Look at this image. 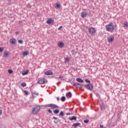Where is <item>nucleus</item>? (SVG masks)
<instances>
[{
    "mask_svg": "<svg viewBox=\"0 0 128 128\" xmlns=\"http://www.w3.org/2000/svg\"><path fill=\"white\" fill-rule=\"evenodd\" d=\"M30 71L28 70H24L22 72V76H26L28 74V72Z\"/></svg>",
    "mask_w": 128,
    "mask_h": 128,
    "instance_id": "a211bd4d",
    "label": "nucleus"
},
{
    "mask_svg": "<svg viewBox=\"0 0 128 128\" xmlns=\"http://www.w3.org/2000/svg\"><path fill=\"white\" fill-rule=\"evenodd\" d=\"M106 28L107 32H112L114 30V23L110 22L106 26Z\"/></svg>",
    "mask_w": 128,
    "mask_h": 128,
    "instance_id": "f257e3e1",
    "label": "nucleus"
},
{
    "mask_svg": "<svg viewBox=\"0 0 128 128\" xmlns=\"http://www.w3.org/2000/svg\"><path fill=\"white\" fill-rule=\"evenodd\" d=\"M88 32L91 34H94L96 32V29L94 27L88 28Z\"/></svg>",
    "mask_w": 128,
    "mask_h": 128,
    "instance_id": "423d86ee",
    "label": "nucleus"
},
{
    "mask_svg": "<svg viewBox=\"0 0 128 128\" xmlns=\"http://www.w3.org/2000/svg\"><path fill=\"white\" fill-rule=\"evenodd\" d=\"M11 44H16V40L15 38H12L9 40Z\"/></svg>",
    "mask_w": 128,
    "mask_h": 128,
    "instance_id": "6e6552de",
    "label": "nucleus"
},
{
    "mask_svg": "<svg viewBox=\"0 0 128 128\" xmlns=\"http://www.w3.org/2000/svg\"><path fill=\"white\" fill-rule=\"evenodd\" d=\"M2 114V110L0 109V116Z\"/></svg>",
    "mask_w": 128,
    "mask_h": 128,
    "instance_id": "49530a36",
    "label": "nucleus"
},
{
    "mask_svg": "<svg viewBox=\"0 0 128 128\" xmlns=\"http://www.w3.org/2000/svg\"><path fill=\"white\" fill-rule=\"evenodd\" d=\"M76 116H70L68 118V120H76Z\"/></svg>",
    "mask_w": 128,
    "mask_h": 128,
    "instance_id": "f3484780",
    "label": "nucleus"
},
{
    "mask_svg": "<svg viewBox=\"0 0 128 128\" xmlns=\"http://www.w3.org/2000/svg\"><path fill=\"white\" fill-rule=\"evenodd\" d=\"M55 8H56V10H58V8H60V3H56L55 4V6H54Z\"/></svg>",
    "mask_w": 128,
    "mask_h": 128,
    "instance_id": "dca6fc26",
    "label": "nucleus"
},
{
    "mask_svg": "<svg viewBox=\"0 0 128 128\" xmlns=\"http://www.w3.org/2000/svg\"><path fill=\"white\" fill-rule=\"evenodd\" d=\"M28 54H30V52H28V51H24L22 52V56H26Z\"/></svg>",
    "mask_w": 128,
    "mask_h": 128,
    "instance_id": "aec40b11",
    "label": "nucleus"
},
{
    "mask_svg": "<svg viewBox=\"0 0 128 128\" xmlns=\"http://www.w3.org/2000/svg\"><path fill=\"white\" fill-rule=\"evenodd\" d=\"M78 82H84V80H77Z\"/></svg>",
    "mask_w": 128,
    "mask_h": 128,
    "instance_id": "37998d69",
    "label": "nucleus"
},
{
    "mask_svg": "<svg viewBox=\"0 0 128 128\" xmlns=\"http://www.w3.org/2000/svg\"><path fill=\"white\" fill-rule=\"evenodd\" d=\"M4 52V48L0 47V52Z\"/></svg>",
    "mask_w": 128,
    "mask_h": 128,
    "instance_id": "2f4dec72",
    "label": "nucleus"
},
{
    "mask_svg": "<svg viewBox=\"0 0 128 128\" xmlns=\"http://www.w3.org/2000/svg\"><path fill=\"white\" fill-rule=\"evenodd\" d=\"M8 74H12V70H8Z\"/></svg>",
    "mask_w": 128,
    "mask_h": 128,
    "instance_id": "473e14b6",
    "label": "nucleus"
},
{
    "mask_svg": "<svg viewBox=\"0 0 128 128\" xmlns=\"http://www.w3.org/2000/svg\"><path fill=\"white\" fill-rule=\"evenodd\" d=\"M114 36H110L108 38V40L109 42H114Z\"/></svg>",
    "mask_w": 128,
    "mask_h": 128,
    "instance_id": "4468645a",
    "label": "nucleus"
},
{
    "mask_svg": "<svg viewBox=\"0 0 128 128\" xmlns=\"http://www.w3.org/2000/svg\"><path fill=\"white\" fill-rule=\"evenodd\" d=\"M84 86L86 88L87 90H92V88H94L92 84H87L84 85Z\"/></svg>",
    "mask_w": 128,
    "mask_h": 128,
    "instance_id": "20e7f679",
    "label": "nucleus"
},
{
    "mask_svg": "<svg viewBox=\"0 0 128 128\" xmlns=\"http://www.w3.org/2000/svg\"><path fill=\"white\" fill-rule=\"evenodd\" d=\"M40 110V106H37L34 108H33L32 110V112L33 114H36L39 112V110Z\"/></svg>",
    "mask_w": 128,
    "mask_h": 128,
    "instance_id": "f03ea898",
    "label": "nucleus"
},
{
    "mask_svg": "<svg viewBox=\"0 0 128 128\" xmlns=\"http://www.w3.org/2000/svg\"><path fill=\"white\" fill-rule=\"evenodd\" d=\"M54 122H55V124H57L56 122V121H54Z\"/></svg>",
    "mask_w": 128,
    "mask_h": 128,
    "instance_id": "6e6d98bb",
    "label": "nucleus"
},
{
    "mask_svg": "<svg viewBox=\"0 0 128 128\" xmlns=\"http://www.w3.org/2000/svg\"><path fill=\"white\" fill-rule=\"evenodd\" d=\"M88 12L86 11L82 12H81V18H86V16H88Z\"/></svg>",
    "mask_w": 128,
    "mask_h": 128,
    "instance_id": "0eeeda50",
    "label": "nucleus"
},
{
    "mask_svg": "<svg viewBox=\"0 0 128 128\" xmlns=\"http://www.w3.org/2000/svg\"><path fill=\"white\" fill-rule=\"evenodd\" d=\"M60 84V82H58V83H57V84Z\"/></svg>",
    "mask_w": 128,
    "mask_h": 128,
    "instance_id": "864d4df0",
    "label": "nucleus"
},
{
    "mask_svg": "<svg viewBox=\"0 0 128 128\" xmlns=\"http://www.w3.org/2000/svg\"><path fill=\"white\" fill-rule=\"evenodd\" d=\"M59 116H64V112L61 111V112H60V114H59Z\"/></svg>",
    "mask_w": 128,
    "mask_h": 128,
    "instance_id": "cd10ccee",
    "label": "nucleus"
},
{
    "mask_svg": "<svg viewBox=\"0 0 128 128\" xmlns=\"http://www.w3.org/2000/svg\"><path fill=\"white\" fill-rule=\"evenodd\" d=\"M62 26H60L58 28V30H62Z\"/></svg>",
    "mask_w": 128,
    "mask_h": 128,
    "instance_id": "c9c22d12",
    "label": "nucleus"
},
{
    "mask_svg": "<svg viewBox=\"0 0 128 128\" xmlns=\"http://www.w3.org/2000/svg\"><path fill=\"white\" fill-rule=\"evenodd\" d=\"M56 99H57V100L58 102V100H60V97H57Z\"/></svg>",
    "mask_w": 128,
    "mask_h": 128,
    "instance_id": "de8ad7c7",
    "label": "nucleus"
},
{
    "mask_svg": "<svg viewBox=\"0 0 128 128\" xmlns=\"http://www.w3.org/2000/svg\"><path fill=\"white\" fill-rule=\"evenodd\" d=\"M66 96L70 98H72V92H69L68 93H66Z\"/></svg>",
    "mask_w": 128,
    "mask_h": 128,
    "instance_id": "6ab92c4d",
    "label": "nucleus"
},
{
    "mask_svg": "<svg viewBox=\"0 0 128 128\" xmlns=\"http://www.w3.org/2000/svg\"><path fill=\"white\" fill-rule=\"evenodd\" d=\"M67 82H70V84H72V82H72V81H70V80H68V81H66Z\"/></svg>",
    "mask_w": 128,
    "mask_h": 128,
    "instance_id": "58836bf2",
    "label": "nucleus"
},
{
    "mask_svg": "<svg viewBox=\"0 0 128 128\" xmlns=\"http://www.w3.org/2000/svg\"><path fill=\"white\" fill-rule=\"evenodd\" d=\"M63 76H60L58 78H60V80H62V78H63Z\"/></svg>",
    "mask_w": 128,
    "mask_h": 128,
    "instance_id": "79ce46f5",
    "label": "nucleus"
},
{
    "mask_svg": "<svg viewBox=\"0 0 128 128\" xmlns=\"http://www.w3.org/2000/svg\"><path fill=\"white\" fill-rule=\"evenodd\" d=\"M118 28V26H116V24H115L114 28Z\"/></svg>",
    "mask_w": 128,
    "mask_h": 128,
    "instance_id": "8fccbe9b",
    "label": "nucleus"
},
{
    "mask_svg": "<svg viewBox=\"0 0 128 128\" xmlns=\"http://www.w3.org/2000/svg\"><path fill=\"white\" fill-rule=\"evenodd\" d=\"M8 56H10V52L8 51H4L3 54L4 58H8Z\"/></svg>",
    "mask_w": 128,
    "mask_h": 128,
    "instance_id": "f8f14e48",
    "label": "nucleus"
},
{
    "mask_svg": "<svg viewBox=\"0 0 128 128\" xmlns=\"http://www.w3.org/2000/svg\"><path fill=\"white\" fill-rule=\"evenodd\" d=\"M53 120H58V118L53 116L52 117Z\"/></svg>",
    "mask_w": 128,
    "mask_h": 128,
    "instance_id": "a19ab883",
    "label": "nucleus"
},
{
    "mask_svg": "<svg viewBox=\"0 0 128 128\" xmlns=\"http://www.w3.org/2000/svg\"><path fill=\"white\" fill-rule=\"evenodd\" d=\"M18 42L19 43V44H22V40H18Z\"/></svg>",
    "mask_w": 128,
    "mask_h": 128,
    "instance_id": "f704fd0d",
    "label": "nucleus"
},
{
    "mask_svg": "<svg viewBox=\"0 0 128 128\" xmlns=\"http://www.w3.org/2000/svg\"><path fill=\"white\" fill-rule=\"evenodd\" d=\"M44 74L46 76H52L54 74V72L51 70H47L46 72H44Z\"/></svg>",
    "mask_w": 128,
    "mask_h": 128,
    "instance_id": "1a4fd4ad",
    "label": "nucleus"
},
{
    "mask_svg": "<svg viewBox=\"0 0 128 128\" xmlns=\"http://www.w3.org/2000/svg\"><path fill=\"white\" fill-rule=\"evenodd\" d=\"M86 82H88V84H90V80H86Z\"/></svg>",
    "mask_w": 128,
    "mask_h": 128,
    "instance_id": "ea45409f",
    "label": "nucleus"
},
{
    "mask_svg": "<svg viewBox=\"0 0 128 128\" xmlns=\"http://www.w3.org/2000/svg\"><path fill=\"white\" fill-rule=\"evenodd\" d=\"M71 52H72V56H76V54H77V52H76V50H72Z\"/></svg>",
    "mask_w": 128,
    "mask_h": 128,
    "instance_id": "5701e85b",
    "label": "nucleus"
},
{
    "mask_svg": "<svg viewBox=\"0 0 128 128\" xmlns=\"http://www.w3.org/2000/svg\"><path fill=\"white\" fill-rule=\"evenodd\" d=\"M66 116H70L71 114L70 112H68V113H66Z\"/></svg>",
    "mask_w": 128,
    "mask_h": 128,
    "instance_id": "c03bdc74",
    "label": "nucleus"
},
{
    "mask_svg": "<svg viewBox=\"0 0 128 128\" xmlns=\"http://www.w3.org/2000/svg\"><path fill=\"white\" fill-rule=\"evenodd\" d=\"M64 90V88H62L61 90L62 92Z\"/></svg>",
    "mask_w": 128,
    "mask_h": 128,
    "instance_id": "09e8293b",
    "label": "nucleus"
},
{
    "mask_svg": "<svg viewBox=\"0 0 128 128\" xmlns=\"http://www.w3.org/2000/svg\"><path fill=\"white\" fill-rule=\"evenodd\" d=\"M54 114H58V112H60V110L58 109H56L54 110Z\"/></svg>",
    "mask_w": 128,
    "mask_h": 128,
    "instance_id": "4be33fe9",
    "label": "nucleus"
},
{
    "mask_svg": "<svg viewBox=\"0 0 128 128\" xmlns=\"http://www.w3.org/2000/svg\"><path fill=\"white\" fill-rule=\"evenodd\" d=\"M46 80V79H44V80Z\"/></svg>",
    "mask_w": 128,
    "mask_h": 128,
    "instance_id": "603ef678",
    "label": "nucleus"
},
{
    "mask_svg": "<svg viewBox=\"0 0 128 128\" xmlns=\"http://www.w3.org/2000/svg\"><path fill=\"white\" fill-rule=\"evenodd\" d=\"M48 83V80H38L37 84H44Z\"/></svg>",
    "mask_w": 128,
    "mask_h": 128,
    "instance_id": "2eb2a0df",
    "label": "nucleus"
},
{
    "mask_svg": "<svg viewBox=\"0 0 128 128\" xmlns=\"http://www.w3.org/2000/svg\"><path fill=\"white\" fill-rule=\"evenodd\" d=\"M100 107L101 110H102V112L106 110V105H104V103H102L101 104H100Z\"/></svg>",
    "mask_w": 128,
    "mask_h": 128,
    "instance_id": "9d476101",
    "label": "nucleus"
},
{
    "mask_svg": "<svg viewBox=\"0 0 128 128\" xmlns=\"http://www.w3.org/2000/svg\"><path fill=\"white\" fill-rule=\"evenodd\" d=\"M103 128H106V127H104Z\"/></svg>",
    "mask_w": 128,
    "mask_h": 128,
    "instance_id": "4d7b16f0",
    "label": "nucleus"
},
{
    "mask_svg": "<svg viewBox=\"0 0 128 128\" xmlns=\"http://www.w3.org/2000/svg\"><path fill=\"white\" fill-rule=\"evenodd\" d=\"M27 6H28V8H30V4H28V5H27Z\"/></svg>",
    "mask_w": 128,
    "mask_h": 128,
    "instance_id": "3c124183",
    "label": "nucleus"
},
{
    "mask_svg": "<svg viewBox=\"0 0 128 128\" xmlns=\"http://www.w3.org/2000/svg\"><path fill=\"white\" fill-rule=\"evenodd\" d=\"M46 22L48 24H54V21L52 19L48 18L46 21Z\"/></svg>",
    "mask_w": 128,
    "mask_h": 128,
    "instance_id": "9b49d317",
    "label": "nucleus"
},
{
    "mask_svg": "<svg viewBox=\"0 0 128 128\" xmlns=\"http://www.w3.org/2000/svg\"><path fill=\"white\" fill-rule=\"evenodd\" d=\"M74 86H76V88H82V86H84V85L82 84H80L79 83H74V82L73 84Z\"/></svg>",
    "mask_w": 128,
    "mask_h": 128,
    "instance_id": "39448f33",
    "label": "nucleus"
},
{
    "mask_svg": "<svg viewBox=\"0 0 128 128\" xmlns=\"http://www.w3.org/2000/svg\"><path fill=\"white\" fill-rule=\"evenodd\" d=\"M124 26H125L126 28H128V22L124 23Z\"/></svg>",
    "mask_w": 128,
    "mask_h": 128,
    "instance_id": "c756f323",
    "label": "nucleus"
},
{
    "mask_svg": "<svg viewBox=\"0 0 128 128\" xmlns=\"http://www.w3.org/2000/svg\"><path fill=\"white\" fill-rule=\"evenodd\" d=\"M100 128H104V125L103 124H100Z\"/></svg>",
    "mask_w": 128,
    "mask_h": 128,
    "instance_id": "4c0bfd02",
    "label": "nucleus"
},
{
    "mask_svg": "<svg viewBox=\"0 0 128 128\" xmlns=\"http://www.w3.org/2000/svg\"><path fill=\"white\" fill-rule=\"evenodd\" d=\"M16 34H20V32H15Z\"/></svg>",
    "mask_w": 128,
    "mask_h": 128,
    "instance_id": "a18cd8bd",
    "label": "nucleus"
},
{
    "mask_svg": "<svg viewBox=\"0 0 128 128\" xmlns=\"http://www.w3.org/2000/svg\"><path fill=\"white\" fill-rule=\"evenodd\" d=\"M58 48H64V44L62 42H58Z\"/></svg>",
    "mask_w": 128,
    "mask_h": 128,
    "instance_id": "ddd939ff",
    "label": "nucleus"
},
{
    "mask_svg": "<svg viewBox=\"0 0 128 128\" xmlns=\"http://www.w3.org/2000/svg\"><path fill=\"white\" fill-rule=\"evenodd\" d=\"M76 80H82L80 78H76Z\"/></svg>",
    "mask_w": 128,
    "mask_h": 128,
    "instance_id": "e433bc0d",
    "label": "nucleus"
},
{
    "mask_svg": "<svg viewBox=\"0 0 128 128\" xmlns=\"http://www.w3.org/2000/svg\"><path fill=\"white\" fill-rule=\"evenodd\" d=\"M21 86H22V88H24L25 86H26V84L24 82H23L20 84Z\"/></svg>",
    "mask_w": 128,
    "mask_h": 128,
    "instance_id": "b1692460",
    "label": "nucleus"
},
{
    "mask_svg": "<svg viewBox=\"0 0 128 128\" xmlns=\"http://www.w3.org/2000/svg\"><path fill=\"white\" fill-rule=\"evenodd\" d=\"M33 94H36V96H38L40 94H38V92L34 91V92H33Z\"/></svg>",
    "mask_w": 128,
    "mask_h": 128,
    "instance_id": "7c9ffc66",
    "label": "nucleus"
},
{
    "mask_svg": "<svg viewBox=\"0 0 128 128\" xmlns=\"http://www.w3.org/2000/svg\"><path fill=\"white\" fill-rule=\"evenodd\" d=\"M84 80H88V79H85Z\"/></svg>",
    "mask_w": 128,
    "mask_h": 128,
    "instance_id": "5fc2aeb1",
    "label": "nucleus"
},
{
    "mask_svg": "<svg viewBox=\"0 0 128 128\" xmlns=\"http://www.w3.org/2000/svg\"><path fill=\"white\" fill-rule=\"evenodd\" d=\"M23 92H24V96H28V90H24Z\"/></svg>",
    "mask_w": 128,
    "mask_h": 128,
    "instance_id": "393cba45",
    "label": "nucleus"
},
{
    "mask_svg": "<svg viewBox=\"0 0 128 128\" xmlns=\"http://www.w3.org/2000/svg\"><path fill=\"white\" fill-rule=\"evenodd\" d=\"M64 62H69L70 58H64Z\"/></svg>",
    "mask_w": 128,
    "mask_h": 128,
    "instance_id": "bb28decb",
    "label": "nucleus"
},
{
    "mask_svg": "<svg viewBox=\"0 0 128 128\" xmlns=\"http://www.w3.org/2000/svg\"><path fill=\"white\" fill-rule=\"evenodd\" d=\"M84 124H88V122H90V120L86 119V120H84Z\"/></svg>",
    "mask_w": 128,
    "mask_h": 128,
    "instance_id": "c85d7f7f",
    "label": "nucleus"
},
{
    "mask_svg": "<svg viewBox=\"0 0 128 128\" xmlns=\"http://www.w3.org/2000/svg\"><path fill=\"white\" fill-rule=\"evenodd\" d=\"M60 100H61L62 102H65V101H66V96H62L60 98Z\"/></svg>",
    "mask_w": 128,
    "mask_h": 128,
    "instance_id": "a878e982",
    "label": "nucleus"
},
{
    "mask_svg": "<svg viewBox=\"0 0 128 128\" xmlns=\"http://www.w3.org/2000/svg\"><path fill=\"white\" fill-rule=\"evenodd\" d=\"M80 126V123H74L72 125V126H73V128H76V126Z\"/></svg>",
    "mask_w": 128,
    "mask_h": 128,
    "instance_id": "412c9836",
    "label": "nucleus"
},
{
    "mask_svg": "<svg viewBox=\"0 0 128 128\" xmlns=\"http://www.w3.org/2000/svg\"><path fill=\"white\" fill-rule=\"evenodd\" d=\"M48 112H49V114H52V110H50V109H48Z\"/></svg>",
    "mask_w": 128,
    "mask_h": 128,
    "instance_id": "72a5a7b5",
    "label": "nucleus"
},
{
    "mask_svg": "<svg viewBox=\"0 0 128 128\" xmlns=\"http://www.w3.org/2000/svg\"><path fill=\"white\" fill-rule=\"evenodd\" d=\"M44 106H46V108H52L51 110H54V108H58V106L54 104H46Z\"/></svg>",
    "mask_w": 128,
    "mask_h": 128,
    "instance_id": "7ed1b4c3",
    "label": "nucleus"
}]
</instances>
